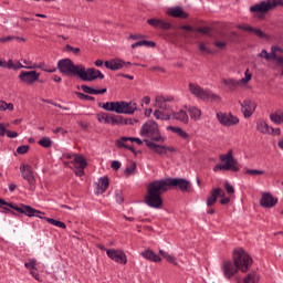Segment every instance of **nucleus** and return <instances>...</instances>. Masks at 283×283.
Wrapping results in <instances>:
<instances>
[{
	"label": "nucleus",
	"instance_id": "obj_1",
	"mask_svg": "<svg viewBox=\"0 0 283 283\" xmlns=\"http://www.w3.org/2000/svg\"><path fill=\"white\" fill-rule=\"evenodd\" d=\"M176 187L181 190L182 193L191 192V181L185 178H166L155 180L148 184L147 193L144 198L145 205L150 209H160L163 207V193H167L168 189Z\"/></svg>",
	"mask_w": 283,
	"mask_h": 283
},
{
	"label": "nucleus",
	"instance_id": "obj_2",
	"mask_svg": "<svg viewBox=\"0 0 283 283\" xmlns=\"http://www.w3.org/2000/svg\"><path fill=\"white\" fill-rule=\"evenodd\" d=\"M98 107L105 109V112H115V114H128L132 115L138 111V104L136 102H106L99 103Z\"/></svg>",
	"mask_w": 283,
	"mask_h": 283
},
{
	"label": "nucleus",
	"instance_id": "obj_3",
	"mask_svg": "<svg viewBox=\"0 0 283 283\" xmlns=\"http://www.w3.org/2000/svg\"><path fill=\"white\" fill-rule=\"evenodd\" d=\"M139 135L143 138H150V140L154 143H165V140H167V138L160 134L158 123H156L154 119H148L143 124Z\"/></svg>",
	"mask_w": 283,
	"mask_h": 283
},
{
	"label": "nucleus",
	"instance_id": "obj_4",
	"mask_svg": "<svg viewBox=\"0 0 283 283\" xmlns=\"http://www.w3.org/2000/svg\"><path fill=\"white\" fill-rule=\"evenodd\" d=\"M219 160L224 164H217L212 171L218 174V171H233L234 174H238L240 171V166L238 164V160L233 157V150H228L227 154H222L219 156Z\"/></svg>",
	"mask_w": 283,
	"mask_h": 283
},
{
	"label": "nucleus",
	"instance_id": "obj_5",
	"mask_svg": "<svg viewBox=\"0 0 283 283\" xmlns=\"http://www.w3.org/2000/svg\"><path fill=\"white\" fill-rule=\"evenodd\" d=\"M233 262L234 266H237V269L241 271V273H248L251 266H253V259L243 249L234 250Z\"/></svg>",
	"mask_w": 283,
	"mask_h": 283
},
{
	"label": "nucleus",
	"instance_id": "obj_6",
	"mask_svg": "<svg viewBox=\"0 0 283 283\" xmlns=\"http://www.w3.org/2000/svg\"><path fill=\"white\" fill-rule=\"evenodd\" d=\"M82 64L74 65L71 59H62L57 62V70L64 76H78L81 72Z\"/></svg>",
	"mask_w": 283,
	"mask_h": 283
},
{
	"label": "nucleus",
	"instance_id": "obj_7",
	"mask_svg": "<svg viewBox=\"0 0 283 283\" xmlns=\"http://www.w3.org/2000/svg\"><path fill=\"white\" fill-rule=\"evenodd\" d=\"M277 6L283 7V0H263L260 3L250 7V12H258L262 14H266V12H271Z\"/></svg>",
	"mask_w": 283,
	"mask_h": 283
},
{
	"label": "nucleus",
	"instance_id": "obj_8",
	"mask_svg": "<svg viewBox=\"0 0 283 283\" xmlns=\"http://www.w3.org/2000/svg\"><path fill=\"white\" fill-rule=\"evenodd\" d=\"M20 172L23 180L29 182V191H36V179L34 178V172L32 171V166L21 164L20 165Z\"/></svg>",
	"mask_w": 283,
	"mask_h": 283
},
{
	"label": "nucleus",
	"instance_id": "obj_9",
	"mask_svg": "<svg viewBox=\"0 0 283 283\" xmlns=\"http://www.w3.org/2000/svg\"><path fill=\"white\" fill-rule=\"evenodd\" d=\"M78 77L82 81L92 82V81H96V78H102V80L105 78V74H103L101 71H98L94 67L85 70V67L82 64L80 72H78Z\"/></svg>",
	"mask_w": 283,
	"mask_h": 283
},
{
	"label": "nucleus",
	"instance_id": "obj_10",
	"mask_svg": "<svg viewBox=\"0 0 283 283\" xmlns=\"http://www.w3.org/2000/svg\"><path fill=\"white\" fill-rule=\"evenodd\" d=\"M218 123L223 127H233L240 123V118L231 113L219 112L216 114Z\"/></svg>",
	"mask_w": 283,
	"mask_h": 283
},
{
	"label": "nucleus",
	"instance_id": "obj_11",
	"mask_svg": "<svg viewBox=\"0 0 283 283\" xmlns=\"http://www.w3.org/2000/svg\"><path fill=\"white\" fill-rule=\"evenodd\" d=\"M40 77L41 73L36 71H21L18 75L20 83H23L24 85H33L38 83Z\"/></svg>",
	"mask_w": 283,
	"mask_h": 283
},
{
	"label": "nucleus",
	"instance_id": "obj_12",
	"mask_svg": "<svg viewBox=\"0 0 283 283\" xmlns=\"http://www.w3.org/2000/svg\"><path fill=\"white\" fill-rule=\"evenodd\" d=\"M73 157H74V160H73L74 174L75 176L81 178L85 176V168L87 167V160H85V157L77 154H73Z\"/></svg>",
	"mask_w": 283,
	"mask_h": 283
},
{
	"label": "nucleus",
	"instance_id": "obj_13",
	"mask_svg": "<svg viewBox=\"0 0 283 283\" xmlns=\"http://www.w3.org/2000/svg\"><path fill=\"white\" fill-rule=\"evenodd\" d=\"M241 105V112L244 118H251L253 114H255V109H258V104L255 101L251 98H245L243 102H239Z\"/></svg>",
	"mask_w": 283,
	"mask_h": 283
},
{
	"label": "nucleus",
	"instance_id": "obj_14",
	"mask_svg": "<svg viewBox=\"0 0 283 283\" xmlns=\"http://www.w3.org/2000/svg\"><path fill=\"white\" fill-rule=\"evenodd\" d=\"M144 143L146 144V147L155 151V154H159V156H165L167 151H170V153L176 151V148L174 146L158 145L149 139H144Z\"/></svg>",
	"mask_w": 283,
	"mask_h": 283
},
{
	"label": "nucleus",
	"instance_id": "obj_15",
	"mask_svg": "<svg viewBox=\"0 0 283 283\" xmlns=\"http://www.w3.org/2000/svg\"><path fill=\"white\" fill-rule=\"evenodd\" d=\"M106 255H108L113 262H116L117 264H127V254H125V251L120 249H107Z\"/></svg>",
	"mask_w": 283,
	"mask_h": 283
},
{
	"label": "nucleus",
	"instance_id": "obj_16",
	"mask_svg": "<svg viewBox=\"0 0 283 283\" xmlns=\"http://www.w3.org/2000/svg\"><path fill=\"white\" fill-rule=\"evenodd\" d=\"M277 205V198L273 197L271 192H263L262 197L260 199V206L263 207V209H272V207H275Z\"/></svg>",
	"mask_w": 283,
	"mask_h": 283
},
{
	"label": "nucleus",
	"instance_id": "obj_17",
	"mask_svg": "<svg viewBox=\"0 0 283 283\" xmlns=\"http://www.w3.org/2000/svg\"><path fill=\"white\" fill-rule=\"evenodd\" d=\"M11 209H13L14 211H18V213H23L24 216H28V218H34V216H39L38 213H41V210H36L31 206H25V205H21V207L11 206Z\"/></svg>",
	"mask_w": 283,
	"mask_h": 283
},
{
	"label": "nucleus",
	"instance_id": "obj_18",
	"mask_svg": "<svg viewBox=\"0 0 283 283\" xmlns=\"http://www.w3.org/2000/svg\"><path fill=\"white\" fill-rule=\"evenodd\" d=\"M188 90L195 98H199V101H203L205 94L207 93V90L202 88L200 84L190 82L188 84Z\"/></svg>",
	"mask_w": 283,
	"mask_h": 283
},
{
	"label": "nucleus",
	"instance_id": "obj_19",
	"mask_svg": "<svg viewBox=\"0 0 283 283\" xmlns=\"http://www.w3.org/2000/svg\"><path fill=\"white\" fill-rule=\"evenodd\" d=\"M222 271H223V275L224 277H227V280H231V277H233V275H235V273H238V271H240L238 269V266H235V262H231V261H226L222 265Z\"/></svg>",
	"mask_w": 283,
	"mask_h": 283
},
{
	"label": "nucleus",
	"instance_id": "obj_20",
	"mask_svg": "<svg viewBox=\"0 0 283 283\" xmlns=\"http://www.w3.org/2000/svg\"><path fill=\"white\" fill-rule=\"evenodd\" d=\"M218 198H224V192L221 188L211 189L210 196L207 197V207H213L218 202Z\"/></svg>",
	"mask_w": 283,
	"mask_h": 283
},
{
	"label": "nucleus",
	"instance_id": "obj_21",
	"mask_svg": "<svg viewBox=\"0 0 283 283\" xmlns=\"http://www.w3.org/2000/svg\"><path fill=\"white\" fill-rule=\"evenodd\" d=\"M147 23L148 25H151V28H156L157 30H171V23L163 19H148Z\"/></svg>",
	"mask_w": 283,
	"mask_h": 283
},
{
	"label": "nucleus",
	"instance_id": "obj_22",
	"mask_svg": "<svg viewBox=\"0 0 283 283\" xmlns=\"http://www.w3.org/2000/svg\"><path fill=\"white\" fill-rule=\"evenodd\" d=\"M172 112L171 108H167V109H155L154 112V117L157 120H170L171 116H172Z\"/></svg>",
	"mask_w": 283,
	"mask_h": 283
},
{
	"label": "nucleus",
	"instance_id": "obj_23",
	"mask_svg": "<svg viewBox=\"0 0 283 283\" xmlns=\"http://www.w3.org/2000/svg\"><path fill=\"white\" fill-rule=\"evenodd\" d=\"M105 67H107V70H112L113 72H116L125 67V61L119 59L105 61Z\"/></svg>",
	"mask_w": 283,
	"mask_h": 283
},
{
	"label": "nucleus",
	"instance_id": "obj_24",
	"mask_svg": "<svg viewBox=\"0 0 283 283\" xmlns=\"http://www.w3.org/2000/svg\"><path fill=\"white\" fill-rule=\"evenodd\" d=\"M222 85H224V87H227V90H229V92H235V90H238V87H240V80H235V78H222L221 80Z\"/></svg>",
	"mask_w": 283,
	"mask_h": 283
},
{
	"label": "nucleus",
	"instance_id": "obj_25",
	"mask_svg": "<svg viewBox=\"0 0 283 283\" xmlns=\"http://www.w3.org/2000/svg\"><path fill=\"white\" fill-rule=\"evenodd\" d=\"M167 14L174 17L175 19H187L189 13L185 12L180 7H174L168 9Z\"/></svg>",
	"mask_w": 283,
	"mask_h": 283
},
{
	"label": "nucleus",
	"instance_id": "obj_26",
	"mask_svg": "<svg viewBox=\"0 0 283 283\" xmlns=\"http://www.w3.org/2000/svg\"><path fill=\"white\" fill-rule=\"evenodd\" d=\"M142 256H144L145 260H148V262H163V258L160 255L154 253L151 249H146L140 253Z\"/></svg>",
	"mask_w": 283,
	"mask_h": 283
},
{
	"label": "nucleus",
	"instance_id": "obj_27",
	"mask_svg": "<svg viewBox=\"0 0 283 283\" xmlns=\"http://www.w3.org/2000/svg\"><path fill=\"white\" fill-rule=\"evenodd\" d=\"M172 118L175 120H179L180 123H184V125H189V115L185 109H179L177 112L172 111Z\"/></svg>",
	"mask_w": 283,
	"mask_h": 283
},
{
	"label": "nucleus",
	"instance_id": "obj_28",
	"mask_svg": "<svg viewBox=\"0 0 283 283\" xmlns=\"http://www.w3.org/2000/svg\"><path fill=\"white\" fill-rule=\"evenodd\" d=\"M108 188H109V178H107V176H104L98 179L96 193L97 195L105 193V191H107Z\"/></svg>",
	"mask_w": 283,
	"mask_h": 283
},
{
	"label": "nucleus",
	"instance_id": "obj_29",
	"mask_svg": "<svg viewBox=\"0 0 283 283\" xmlns=\"http://www.w3.org/2000/svg\"><path fill=\"white\" fill-rule=\"evenodd\" d=\"M202 101H207L208 103H222V97L211 91H206Z\"/></svg>",
	"mask_w": 283,
	"mask_h": 283
},
{
	"label": "nucleus",
	"instance_id": "obj_30",
	"mask_svg": "<svg viewBox=\"0 0 283 283\" xmlns=\"http://www.w3.org/2000/svg\"><path fill=\"white\" fill-rule=\"evenodd\" d=\"M167 130L172 132L174 134H177V136H179L184 140L189 139V134L187 132L182 130V128H180L178 126H167Z\"/></svg>",
	"mask_w": 283,
	"mask_h": 283
},
{
	"label": "nucleus",
	"instance_id": "obj_31",
	"mask_svg": "<svg viewBox=\"0 0 283 283\" xmlns=\"http://www.w3.org/2000/svg\"><path fill=\"white\" fill-rule=\"evenodd\" d=\"M270 120L274 123V125H282L283 123V111L276 109L275 112L270 114Z\"/></svg>",
	"mask_w": 283,
	"mask_h": 283
},
{
	"label": "nucleus",
	"instance_id": "obj_32",
	"mask_svg": "<svg viewBox=\"0 0 283 283\" xmlns=\"http://www.w3.org/2000/svg\"><path fill=\"white\" fill-rule=\"evenodd\" d=\"M256 129L260 132V134H268L270 135L271 132H273V127L266 124L264 120H259L256 123Z\"/></svg>",
	"mask_w": 283,
	"mask_h": 283
},
{
	"label": "nucleus",
	"instance_id": "obj_33",
	"mask_svg": "<svg viewBox=\"0 0 283 283\" xmlns=\"http://www.w3.org/2000/svg\"><path fill=\"white\" fill-rule=\"evenodd\" d=\"M188 114L191 120H200L202 117V111L196 106L188 107Z\"/></svg>",
	"mask_w": 283,
	"mask_h": 283
},
{
	"label": "nucleus",
	"instance_id": "obj_34",
	"mask_svg": "<svg viewBox=\"0 0 283 283\" xmlns=\"http://www.w3.org/2000/svg\"><path fill=\"white\" fill-rule=\"evenodd\" d=\"M243 283H260V274L258 272H250L244 279Z\"/></svg>",
	"mask_w": 283,
	"mask_h": 283
},
{
	"label": "nucleus",
	"instance_id": "obj_35",
	"mask_svg": "<svg viewBox=\"0 0 283 283\" xmlns=\"http://www.w3.org/2000/svg\"><path fill=\"white\" fill-rule=\"evenodd\" d=\"M155 107H157V109L169 108V105H167V103L165 102V96L158 95L155 97Z\"/></svg>",
	"mask_w": 283,
	"mask_h": 283
},
{
	"label": "nucleus",
	"instance_id": "obj_36",
	"mask_svg": "<svg viewBox=\"0 0 283 283\" xmlns=\"http://www.w3.org/2000/svg\"><path fill=\"white\" fill-rule=\"evenodd\" d=\"M159 254L164 256V260L168 261L170 264H174L175 266H178V260L169 254V252H166L165 250H159Z\"/></svg>",
	"mask_w": 283,
	"mask_h": 283
},
{
	"label": "nucleus",
	"instance_id": "obj_37",
	"mask_svg": "<svg viewBox=\"0 0 283 283\" xmlns=\"http://www.w3.org/2000/svg\"><path fill=\"white\" fill-rule=\"evenodd\" d=\"M142 45H145L146 48H156V42L147 40L138 41L132 44V49L136 50V48H142Z\"/></svg>",
	"mask_w": 283,
	"mask_h": 283
},
{
	"label": "nucleus",
	"instance_id": "obj_38",
	"mask_svg": "<svg viewBox=\"0 0 283 283\" xmlns=\"http://www.w3.org/2000/svg\"><path fill=\"white\" fill-rule=\"evenodd\" d=\"M123 123H124L123 122V116L108 114V123H107V125L115 126V125H120Z\"/></svg>",
	"mask_w": 283,
	"mask_h": 283
},
{
	"label": "nucleus",
	"instance_id": "obj_39",
	"mask_svg": "<svg viewBox=\"0 0 283 283\" xmlns=\"http://www.w3.org/2000/svg\"><path fill=\"white\" fill-rule=\"evenodd\" d=\"M22 63H24V65L22 64V70H36V67H41V65H39V63H34L30 60H25L22 59Z\"/></svg>",
	"mask_w": 283,
	"mask_h": 283
},
{
	"label": "nucleus",
	"instance_id": "obj_40",
	"mask_svg": "<svg viewBox=\"0 0 283 283\" xmlns=\"http://www.w3.org/2000/svg\"><path fill=\"white\" fill-rule=\"evenodd\" d=\"M7 70H23V64L19 61L8 60Z\"/></svg>",
	"mask_w": 283,
	"mask_h": 283
},
{
	"label": "nucleus",
	"instance_id": "obj_41",
	"mask_svg": "<svg viewBox=\"0 0 283 283\" xmlns=\"http://www.w3.org/2000/svg\"><path fill=\"white\" fill-rule=\"evenodd\" d=\"M46 222H49V224H52L53 227H57L59 229H67V226L65 224V222H62L60 220L49 218L46 219Z\"/></svg>",
	"mask_w": 283,
	"mask_h": 283
},
{
	"label": "nucleus",
	"instance_id": "obj_42",
	"mask_svg": "<svg viewBox=\"0 0 283 283\" xmlns=\"http://www.w3.org/2000/svg\"><path fill=\"white\" fill-rule=\"evenodd\" d=\"M96 118H97L98 123H104V125H107V123L109 120V114L105 113V112H101V113L96 114Z\"/></svg>",
	"mask_w": 283,
	"mask_h": 283
},
{
	"label": "nucleus",
	"instance_id": "obj_43",
	"mask_svg": "<svg viewBox=\"0 0 283 283\" xmlns=\"http://www.w3.org/2000/svg\"><path fill=\"white\" fill-rule=\"evenodd\" d=\"M24 266L28 269L29 273L36 271V259H29L28 262L24 263Z\"/></svg>",
	"mask_w": 283,
	"mask_h": 283
},
{
	"label": "nucleus",
	"instance_id": "obj_44",
	"mask_svg": "<svg viewBox=\"0 0 283 283\" xmlns=\"http://www.w3.org/2000/svg\"><path fill=\"white\" fill-rule=\"evenodd\" d=\"M38 145L44 147L45 149H49V147H52V139L50 137H43L38 142Z\"/></svg>",
	"mask_w": 283,
	"mask_h": 283
},
{
	"label": "nucleus",
	"instance_id": "obj_45",
	"mask_svg": "<svg viewBox=\"0 0 283 283\" xmlns=\"http://www.w3.org/2000/svg\"><path fill=\"white\" fill-rule=\"evenodd\" d=\"M136 171V161H132L129 166L125 168L126 176H133Z\"/></svg>",
	"mask_w": 283,
	"mask_h": 283
},
{
	"label": "nucleus",
	"instance_id": "obj_46",
	"mask_svg": "<svg viewBox=\"0 0 283 283\" xmlns=\"http://www.w3.org/2000/svg\"><path fill=\"white\" fill-rule=\"evenodd\" d=\"M75 94H76L77 98H80V101H96V98L94 96H90V95L83 94L81 92H76Z\"/></svg>",
	"mask_w": 283,
	"mask_h": 283
},
{
	"label": "nucleus",
	"instance_id": "obj_47",
	"mask_svg": "<svg viewBox=\"0 0 283 283\" xmlns=\"http://www.w3.org/2000/svg\"><path fill=\"white\" fill-rule=\"evenodd\" d=\"M198 49L201 52V54H213V51H211V49H208L207 45L202 42L199 43Z\"/></svg>",
	"mask_w": 283,
	"mask_h": 283
},
{
	"label": "nucleus",
	"instance_id": "obj_48",
	"mask_svg": "<svg viewBox=\"0 0 283 283\" xmlns=\"http://www.w3.org/2000/svg\"><path fill=\"white\" fill-rule=\"evenodd\" d=\"M251 32H253V34H255V36H259V39H269V34L263 33V31L260 29L253 28V30Z\"/></svg>",
	"mask_w": 283,
	"mask_h": 283
},
{
	"label": "nucleus",
	"instance_id": "obj_49",
	"mask_svg": "<svg viewBox=\"0 0 283 283\" xmlns=\"http://www.w3.org/2000/svg\"><path fill=\"white\" fill-rule=\"evenodd\" d=\"M115 200L118 202V205H123L125 202V198L123 197V191L116 190L115 191Z\"/></svg>",
	"mask_w": 283,
	"mask_h": 283
},
{
	"label": "nucleus",
	"instance_id": "obj_50",
	"mask_svg": "<svg viewBox=\"0 0 283 283\" xmlns=\"http://www.w3.org/2000/svg\"><path fill=\"white\" fill-rule=\"evenodd\" d=\"M245 174H248V176H263L264 170L248 169Z\"/></svg>",
	"mask_w": 283,
	"mask_h": 283
},
{
	"label": "nucleus",
	"instance_id": "obj_51",
	"mask_svg": "<svg viewBox=\"0 0 283 283\" xmlns=\"http://www.w3.org/2000/svg\"><path fill=\"white\" fill-rule=\"evenodd\" d=\"M28 151H30V146L28 145H22L17 148V153L20 155L28 154Z\"/></svg>",
	"mask_w": 283,
	"mask_h": 283
},
{
	"label": "nucleus",
	"instance_id": "obj_52",
	"mask_svg": "<svg viewBox=\"0 0 283 283\" xmlns=\"http://www.w3.org/2000/svg\"><path fill=\"white\" fill-rule=\"evenodd\" d=\"M244 77L239 80V83L242 85L249 83V81H251V74L249 73V69H247L245 73H244Z\"/></svg>",
	"mask_w": 283,
	"mask_h": 283
},
{
	"label": "nucleus",
	"instance_id": "obj_53",
	"mask_svg": "<svg viewBox=\"0 0 283 283\" xmlns=\"http://www.w3.org/2000/svg\"><path fill=\"white\" fill-rule=\"evenodd\" d=\"M122 140H129L130 143H136L137 145H143V139L138 137H123Z\"/></svg>",
	"mask_w": 283,
	"mask_h": 283
},
{
	"label": "nucleus",
	"instance_id": "obj_54",
	"mask_svg": "<svg viewBox=\"0 0 283 283\" xmlns=\"http://www.w3.org/2000/svg\"><path fill=\"white\" fill-rule=\"evenodd\" d=\"M65 50L66 52H73V54H80L81 53V49L80 48H74L70 44L65 45Z\"/></svg>",
	"mask_w": 283,
	"mask_h": 283
},
{
	"label": "nucleus",
	"instance_id": "obj_55",
	"mask_svg": "<svg viewBox=\"0 0 283 283\" xmlns=\"http://www.w3.org/2000/svg\"><path fill=\"white\" fill-rule=\"evenodd\" d=\"M14 39H19V36L9 35V36L0 38V43H10V41H14Z\"/></svg>",
	"mask_w": 283,
	"mask_h": 283
},
{
	"label": "nucleus",
	"instance_id": "obj_56",
	"mask_svg": "<svg viewBox=\"0 0 283 283\" xmlns=\"http://www.w3.org/2000/svg\"><path fill=\"white\" fill-rule=\"evenodd\" d=\"M125 143H127V140H124L123 137H120V139L116 140V147H118V149H123V147L126 149L127 144Z\"/></svg>",
	"mask_w": 283,
	"mask_h": 283
},
{
	"label": "nucleus",
	"instance_id": "obj_57",
	"mask_svg": "<svg viewBox=\"0 0 283 283\" xmlns=\"http://www.w3.org/2000/svg\"><path fill=\"white\" fill-rule=\"evenodd\" d=\"M30 275H32V277H34V280H36V282H43V280L41 279V275H39V272L36 270H31V272H29Z\"/></svg>",
	"mask_w": 283,
	"mask_h": 283
},
{
	"label": "nucleus",
	"instance_id": "obj_58",
	"mask_svg": "<svg viewBox=\"0 0 283 283\" xmlns=\"http://www.w3.org/2000/svg\"><path fill=\"white\" fill-rule=\"evenodd\" d=\"M237 28L238 30H243V32H251L253 30L252 27H249L247 24H238Z\"/></svg>",
	"mask_w": 283,
	"mask_h": 283
},
{
	"label": "nucleus",
	"instance_id": "obj_59",
	"mask_svg": "<svg viewBox=\"0 0 283 283\" xmlns=\"http://www.w3.org/2000/svg\"><path fill=\"white\" fill-rule=\"evenodd\" d=\"M81 90L84 92V94H94V88H92V86L82 85Z\"/></svg>",
	"mask_w": 283,
	"mask_h": 283
},
{
	"label": "nucleus",
	"instance_id": "obj_60",
	"mask_svg": "<svg viewBox=\"0 0 283 283\" xmlns=\"http://www.w3.org/2000/svg\"><path fill=\"white\" fill-rule=\"evenodd\" d=\"M224 189H226L227 193H235V189L229 182L224 184Z\"/></svg>",
	"mask_w": 283,
	"mask_h": 283
},
{
	"label": "nucleus",
	"instance_id": "obj_61",
	"mask_svg": "<svg viewBox=\"0 0 283 283\" xmlns=\"http://www.w3.org/2000/svg\"><path fill=\"white\" fill-rule=\"evenodd\" d=\"M209 30H211L209 27H202L196 29V32H199L200 34H209Z\"/></svg>",
	"mask_w": 283,
	"mask_h": 283
},
{
	"label": "nucleus",
	"instance_id": "obj_62",
	"mask_svg": "<svg viewBox=\"0 0 283 283\" xmlns=\"http://www.w3.org/2000/svg\"><path fill=\"white\" fill-rule=\"evenodd\" d=\"M111 167L115 170L118 171V169H120V161L118 160H113L111 164Z\"/></svg>",
	"mask_w": 283,
	"mask_h": 283
},
{
	"label": "nucleus",
	"instance_id": "obj_63",
	"mask_svg": "<svg viewBox=\"0 0 283 283\" xmlns=\"http://www.w3.org/2000/svg\"><path fill=\"white\" fill-rule=\"evenodd\" d=\"M258 56H260V59H265V61H269L270 59L269 53L264 49L258 54Z\"/></svg>",
	"mask_w": 283,
	"mask_h": 283
},
{
	"label": "nucleus",
	"instance_id": "obj_64",
	"mask_svg": "<svg viewBox=\"0 0 283 283\" xmlns=\"http://www.w3.org/2000/svg\"><path fill=\"white\" fill-rule=\"evenodd\" d=\"M7 136H8V138H17V136H19V133L12 132V130H7Z\"/></svg>",
	"mask_w": 283,
	"mask_h": 283
}]
</instances>
